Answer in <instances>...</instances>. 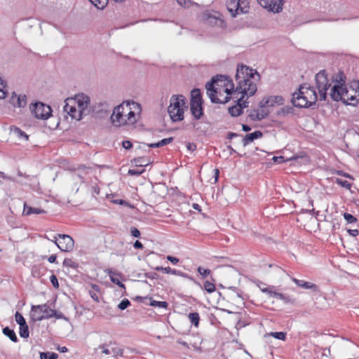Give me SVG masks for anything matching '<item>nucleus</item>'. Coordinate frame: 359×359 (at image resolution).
Returning a JSON list of instances; mask_svg holds the SVG:
<instances>
[{
  "instance_id": "nucleus-39",
  "label": "nucleus",
  "mask_w": 359,
  "mask_h": 359,
  "mask_svg": "<svg viewBox=\"0 0 359 359\" xmlns=\"http://www.w3.org/2000/svg\"><path fill=\"white\" fill-rule=\"evenodd\" d=\"M336 183L347 189H350L351 188V184L346 180H343L338 178L336 180Z\"/></svg>"
},
{
  "instance_id": "nucleus-2",
  "label": "nucleus",
  "mask_w": 359,
  "mask_h": 359,
  "mask_svg": "<svg viewBox=\"0 0 359 359\" xmlns=\"http://www.w3.org/2000/svg\"><path fill=\"white\" fill-rule=\"evenodd\" d=\"M330 95L334 101L355 105L359 100V83L354 81L349 87L333 86Z\"/></svg>"
},
{
  "instance_id": "nucleus-3",
  "label": "nucleus",
  "mask_w": 359,
  "mask_h": 359,
  "mask_svg": "<svg viewBox=\"0 0 359 359\" xmlns=\"http://www.w3.org/2000/svg\"><path fill=\"white\" fill-rule=\"evenodd\" d=\"M137 114L132 110L130 102H123L114 107L110 116L112 125L121 127L126 125H133L137 121Z\"/></svg>"
},
{
  "instance_id": "nucleus-64",
  "label": "nucleus",
  "mask_w": 359,
  "mask_h": 359,
  "mask_svg": "<svg viewBox=\"0 0 359 359\" xmlns=\"http://www.w3.org/2000/svg\"><path fill=\"white\" fill-rule=\"evenodd\" d=\"M238 135L237 133L230 132L228 134L227 138L231 140L233 137H238Z\"/></svg>"
},
{
  "instance_id": "nucleus-48",
  "label": "nucleus",
  "mask_w": 359,
  "mask_h": 359,
  "mask_svg": "<svg viewBox=\"0 0 359 359\" xmlns=\"http://www.w3.org/2000/svg\"><path fill=\"white\" fill-rule=\"evenodd\" d=\"M176 275L175 276H181V277H183V278H188L189 280H193L194 278L192 277H191L189 274L186 273H184L181 271H178L177 270L176 271Z\"/></svg>"
},
{
  "instance_id": "nucleus-15",
  "label": "nucleus",
  "mask_w": 359,
  "mask_h": 359,
  "mask_svg": "<svg viewBox=\"0 0 359 359\" xmlns=\"http://www.w3.org/2000/svg\"><path fill=\"white\" fill-rule=\"evenodd\" d=\"M10 103L15 107H24L27 104V97L25 95H18L13 92L10 98Z\"/></svg>"
},
{
  "instance_id": "nucleus-38",
  "label": "nucleus",
  "mask_w": 359,
  "mask_h": 359,
  "mask_svg": "<svg viewBox=\"0 0 359 359\" xmlns=\"http://www.w3.org/2000/svg\"><path fill=\"white\" fill-rule=\"evenodd\" d=\"M15 319L16 323L20 326L21 325L26 324V320L22 315L17 311L15 314Z\"/></svg>"
},
{
  "instance_id": "nucleus-35",
  "label": "nucleus",
  "mask_w": 359,
  "mask_h": 359,
  "mask_svg": "<svg viewBox=\"0 0 359 359\" xmlns=\"http://www.w3.org/2000/svg\"><path fill=\"white\" fill-rule=\"evenodd\" d=\"M57 354L55 353L41 352L40 353L41 359H57Z\"/></svg>"
},
{
  "instance_id": "nucleus-37",
  "label": "nucleus",
  "mask_w": 359,
  "mask_h": 359,
  "mask_svg": "<svg viewBox=\"0 0 359 359\" xmlns=\"http://www.w3.org/2000/svg\"><path fill=\"white\" fill-rule=\"evenodd\" d=\"M279 299L282 300L285 304H293L294 303V299L293 298H292L290 295L283 293L280 295Z\"/></svg>"
},
{
  "instance_id": "nucleus-50",
  "label": "nucleus",
  "mask_w": 359,
  "mask_h": 359,
  "mask_svg": "<svg viewBox=\"0 0 359 359\" xmlns=\"http://www.w3.org/2000/svg\"><path fill=\"white\" fill-rule=\"evenodd\" d=\"M176 275L175 276H181V277H183V278H188L189 280H193L194 278L192 277H191L189 274L186 273H184L181 271H178L177 270L176 271Z\"/></svg>"
},
{
  "instance_id": "nucleus-42",
  "label": "nucleus",
  "mask_w": 359,
  "mask_h": 359,
  "mask_svg": "<svg viewBox=\"0 0 359 359\" xmlns=\"http://www.w3.org/2000/svg\"><path fill=\"white\" fill-rule=\"evenodd\" d=\"M270 335L273 336L276 339L280 340H285L286 337V333L283 332H271Z\"/></svg>"
},
{
  "instance_id": "nucleus-63",
  "label": "nucleus",
  "mask_w": 359,
  "mask_h": 359,
  "mask_svg": "<svg viewBox=\"0 0 359 359\" xmlns=\"http://www.w3.org/2000/svg\"><path fill=\"white\" fill-rule=\"evenodd\" d=\"M57 256L55 255H50L48 260L50 263H55L56 262Z\"/></svg>"
},
{
  "instance_id": "nucleus-60",
  "label": "nucleus",
  "mask_w": 359,
  "mask_h": 359,
  "mask_svg": "<svg viewBox=\"0 0 359 359\" xmlns=\"http://www.w3.org/2000/svg\"><path fill=\"white\" fill-rule=\"evenodd\" d=\"M187 148L190 151H194L196 149V146L195 144L189 142L187 144Z\"/></svg>"
},
{
  "instance_id": "nucleus-29",
  "label": "nucleus",
  "mask_w": 359,
  "mask_h": 359,
  "mask_svg": "<svg viewBox=\"0 0 359 359\" xmlns=\"http://www.w3.org/2000/svg\"><path fill=\"white\" fill-rule=\"evenodd\" d=\"M148 304L154 307H160L164 309H167L168 306V304L166 302L152 300L151 298H149V303Z\"/></svg>"
},
{
  "instance_id": "nucleus-53",
  "label": "nucleus",
  "mask_w": 359,
  "mask_h": 359,
  "mask_svg": "<svg viewBox=\"0 0 359 359\" xmlns=\"http://www.w3.org/2000/svg\"><path fill=\"white\" fill-rule=\"evenodd\" d=\"M122 145H123V147L125 148L126 149H129L132 147L133 144L129 140H124L122 142Z\"/></svg>"
},
{
  "instance_id": "nucleus-58",
  "label": "nucleus",
  "mask_w": 359,
  "mask_h": 359,
  "mask_svg": "<svg viewBox=\"0 0 359 359\" xmlns=\"http://www.w3.org/2000/svg\"><path fill=\"white\" fill-rule=\"evenodd\" d=\"M6 91L5 90V88H3L0 86V100L5 98L6 95Z\"/></svg>"
},
{
  "instance_id": "nucleus-45",
  "label": "nucleus",
  "mask_w": 359,
  "mask_h": 359,
  "mask_svg": "<svg viewBox=\"0 0 359 359\" xmlns=\"http://www.w3.org/2000/svg\"><path fill=\"white\" fill-rule=\"evenodd\" d=\"M144 172V169H142V170L129 169L128 173V175H132V176H133V175L139 176V175H142Z\"/></svg>"
},
{
  "instance_id": "nucleus-8",
  "label": "nucleus",
  "mask_w": 359,
  "mask_h": 359,
  "mask_svg": "<svg viewBox=\"0 0 359 359\" xmlns=\"http://www.w3.org/2000/svg\"><path fill=\"white\" fill-rule=\"evenodd\" d=\"M316 84L318 90L319 100L325 101L327 98V90L330 87L331 83L329 82L327 75L325 70L320 71L316 75Z\"/></svg>"
},
{
  "instance_id": "nucleus-5",
  "label": "nucleus",
  "mask_w": 359,
  "mask_h": 359,
  "mask_svg": "<svg viewBox=\"0 0 359 359\" xmlns=\"http://www.w3.org/2000/svg\"><path fill=\"white\" fill-rule=\"evenodd\" d=\"M185 104V98L183 95H173L171 96L168 112L173 122L181 121L184 119Z\"/></svg>"
},
{
  "instance_id": "nucleus-21",
  "label": "nucleus",
  "mask_w": 359,
  "mask_h": 359,
  "mask_svg": "<svg viewBox=\"0 0 359 359\" xmlns=\"http://www.w3.org/2000/svg\"><path fill=\"white\" fill-rule=\"evenodd\" d=\"M346 76L343 72H338L334 77H333L334 86H345L346 85Z\"/></svg>"
},
{
  "instance_id": "nucleus-7",
  "label": "nucleus",
  "mask_w": 359,
  "mask_h": 359,
  "mask_svg": "<svg viewBox=\"0 0 359 359\" xmlns=\"http://www.w3.org/2000/svg\"><path fill=\"white\" fill-rule=\"evenodd\" d=\"M53 315H55V310L51 309L46 304L32 306L30 311V318L34 322L52 318Z\"/></svg>"
},
{
  "instance_id": "nucleus-14",
  "label": "nucleus",
  "mask_w": 359,
  "mask_h": 359,
  "mask_svg": "<svg viewBox=\"0 0 359 359\" xmlns=\"http://www.w3.org/2000/svg\"><path fill=\"white\" fill-rule=\"evenodd\" d=\"M243 95L240 96V98L238 99V103L236 105H233L229 108V113L232 116H238L242 114L243 109L248 107V102L246 101H243Z\"/></svg>"
},
{
  "instance_id": "nucleus-49",
  "label": "nucleus",
  "mask_w": 359,
  "mask_h": 359,
  "mask_svg": "<svg viewBox=\"0 0 359 359\" xmlns=\"http://www.w3.org/2000/svg\"><path fill=\"white\" fill-rule=\"evenodd\" d=\"M176 275L175 276H181V277H183V278H188L189 280H193L194 278L192 277H191L189 274L186 273H184L181 271H178L177 270L176 271Z\"/></svg>"
},
{
  "instance_id": "nucleus-32",
  "label": "nucleus",
  "mask_w": 359,
  "mask_h": 359,
  "mask_svg": "<svg viewBox=\"0 0 359 359\" xmlns=\"http://www.w3.org/2000/svg\"><path fill=\"white\" fill-rule=\"evenodd\" d=\"M156 271H162L165 273H168V274H172V275H176V271L177 270L176 269H171L170 267L168 266V267H163V266H157L156 267Z\"/></svg>"
},
{
  "instance_id": "nucleus-52",
  "label": "nucleus",
  "mask_w": 359,
  "mask_h": 359,
  "mask_svg": "<svg viewBox=\"0 0 359 359\" xmlns=\"http://www.w3.org/2000/svg\"><path fill=\"white\" fill-rule=\"evenodd\" d=\"M149 300V298L148 297H140V296H137L135 298V301H137V302H143L146 304H148L147 302H146L147 300Z\"/></svg>"
},
{
  "instance_id": "nucleus-41",
  "label": "nucleus",
  "mask_w": 359,
  "mask_h": 359,
  "mask_svg": "<svg viewBox=\"0 0 359 359\" xmlns=\"http://www.w3.org/2000/svg\"><path fill=\"white\" fill-rule=\"evenodd\" d=\"M275 287L273 285L269 287H264V289H261V291L265 294H269L270 297L273 296V293L275 292Z\"/></svg>"
},
{
  "instance_id": "nucleus-56",
  "label": "nucleus",
  "mask_w": 359,
  "mask_h": 359,
  "mask_svg": "<svg viewBox=\"0 0 359 359\" xmlns=\"http://www.w3.org/2000/svg\"><path fill=\"white\" fill-rule=\"evenodd\" d=\"M273 161L274 162H276V163H283L285 161L284 160V157L282 156H273Z\"/></svg>"
},
{
  "instance_id": "nucleus-51",
  "label": "nucleus",
  "mask_w": 359,
  "mask_h": 359,
  "mask_svg": "<svg viewBox=\"0 0 359 359\" xmlns=\"http://www.w3.org/2000/svg\"><path fill=\"white\" fill-rule=\"evenodd\" d=\"M130 233L133 237L139 238L140 236V231L135 227H131Z\"/></svg>"
},
{
  "instance_id": "nucleus-61",
  "label": "nucleus",
  "mask_w": 359,
  "mask_h": 359,
  "mask_svg": "<svg viewBox=\"0 0 359 359\" xmlns=\"http://www.w3.org/2000/svg\"><path fill=\"white\" fill-rule=\"evenodd\" d=\"M134 248L136 249H142L143 248V245L140 241H136L134 243Z\"/></svg>"
},
{
  "instance_id": "nucleus-19",
  "label": "nucleus",
  "mask_w": 359,
  "mask_h": 359,
  "mask_svg": "<svg viewBox=\"0 0 359 359\" xmlns=\"http://www.w3.org/2000/svg\"><path fill=\"white\" fill-rule=\"evenodd\" d=\"M263 136L262 133L260 130L255 131L252 133L247 134L242 140L243 145L244 147L253 142L255 140L260 138Z\"/></svg>"
},
{
  "instance_id": "nucleus-23",
  "label": "nucleus",
  "mask_w": 359,
  "mask_h": 359,
  "mask_svg": "<svg viewBox=\"0 0 359 359\" xmlns=\"http://www.w3.org/2000/svg\"><path fill=\"white\" fill-rule=\"evenodd\" d=\"M239 14L247 13L249 12V1L248 0H238Z\"/></svg>"
},
{
  "instance_id": "nucleus-47",
  "label": "nucleus",
  "mask_w": 359,
  "mask_h": 359,
  "mask_svg": "<svg viewBox=\"0 0 359 359\" xmlns=\"http://www.w3.org/2000/svg\"><path fill=\"white\" fill-rule=\"evenodd\" d=\"M50 280L55 288L57 289L59 287V283L57 277L55 275L50 276Z\"/></svg>"
},
{
  "instance_id": "nucleus-55",
  "label": "nucleus",
  "mask_w": 359,
  "mask_h": 359,
  "mask_svg": "<svg viewBox=\"0 0 359 359\" xmlns=\"http://www.w3.org/2000/svg\"><path fill=\"white\" fill-rule=\"evenodd\" d=\"M177 3L184 7H188L190 4V1L189 0H176Z\"/></svg>"
},
{
  "instance_id": "nucleus-54",
  "label": "nucleus",
  "mask_w": 359,
  "mask_h": 359,
  "mask_svg": "<svg viewBox=\"0 0 359 359\" xmlns=\"http://www.w3.org/2000/svg\"><path fill=\"white\" fill-rule=\"evenodd\" d=\"M167 259L173 264H177L179 262V259L170 255L167 256Z\"/></svg>"
},
{
  "instance_id": "nucleus-59",
  "label": "nucleus",
  "mask_w": 359,
  "mask_h": 359,
  "mask_svg": "<svg viewBox=\"0 0 359 359\" xmlns=\"http://www.w3.org/2000/svg\"><path fill=\"white\" fill-rule=\"evenodd\" d=\"M348 232L352 236H356L359 233V231L358 229H348Z\"/></svg>"
},
{
  "instance_id": "nucleus-46",
  "label": "nucleus",
  "mask_w": 359,
  "mask_h": 359,
  "mask_svg": "<svg viewBox=\"0 0 359 359\" xmlns=\"http://www.w3.org/2000/svg\"><path fill=\"white\" fill-rule=\"evenodd\" d=\"M197 271L203 277H206L210 273V269H205L201 266H198Z\"/></svg>"
},
{
  "instance_id": "nucleus-24",
  "label": "nucleus",
  "mask_w": 359,
  "mask_h": 359,
  "mask_svg": "<svg viewBox=\"0 0 359 359\" xmlns=\"http://www.w3.org/2000/svg\"><path fill=\"white\" fill-rule=\"evenodd\" d=\"M173 141V137H168L161 140V141L158 142L157 143H151L147 144L148 147L151 148H157L161 147L163 146H165L168 144L171 143Z\"/></svg>"
},
{
  "instance_id": "nucleus-36",
  "label": "nucleus",
  "mask_w": 359,
  "mask_h": 359,
  "mask_svg": "<svg viewBox=\"0 0 359 359\" xmlns=\"http://www.w3.org/2000/svg\"><path fill=\"white\" fill-rule=\"evenodd\" d=\"M63 265L66 267H70L72 269H76L79 266V264L74 262L72 259L66 258L64 259Z\"/></svg>"
},
{
  "instance_id": "nucleus-28",
  "label": "nucleus",
  "mask_w": 359,
  "mask_h": 359,
  "mask_svg": "<svg viewBox=\"0 0 359 359\" xmlns=\"http://www.w3.org/2000/svg\"><path fill=\"white\" fill-rule=\"evenodd\" d=\"M107 273L109 274L110 277L111 281L118 285L120 287L126 289V286L123 283H122L117 278L114 276V273L112 272L111 269H107Z\"/></svg>"
},
{
  "instance_id": "nucleus-30",
  "label": "nucleus",
  "mask_w": 359,
  "mask_h": 359,
  "mask_svg": "<svg viewBox=\"0 0 359 359\" xmlns=\"http://www.w3.org/2000/svg\"><path fill=\"white\" fill-rule=\"evenodd\" d=\"M249 117L252 121H260L263 119L265 117V116L262 114L259 113L258 111L254 110L250 113Z\"/></svg>"
},
{
  "instance_id": "nucleus-57",
  "label": "nucleus",
  "mask_w": 359,
  "mask_h": 359,
  "mask_svg": "<svg viewBox=\"0 0 359 359\" xmlns=\"http://www.w3.org/2000/svg\"><path fill=\"white\" fill-rule=\"evenodd\" d=\"M89 294L90 295V297L96 302H99V298H98V296L97 294V292H95V291H92V290H90L89 291Z\"/></svg>"
},
{
  "instance_id": "nucleus-27",
  "label": "nucleus",
  "mask_w": 359,
  "mask_h": 359,
  "mask_svg": "<svg viewBox=\"0 0 359 359\" xmlns=\"http://www.w3.org/2000/svg\"><path fill=\"white\" fill-rule=\"evenodd\" d=\"M188 318L196 327H198L200 316L197 312L190 313L188 315Z\"/></svg>"
},
{
  "instance_id": "nucleus-62",
  "label": "nucleus",
  "mask_w": 359,
  "mask_h": 359,
  "mask_svg": "<svg viewBox=\"0 0 359 359\" xmlns=\"http://www.w3.org/2000/svg\"><path fill=\"white\" fill-rule=\"evenodd\" d=\"M55 315H53V317H55V318H56L57 319H63V318H65L64 315H63L61 312L57 313V312L55 310Z\"/></svg>"
},
{
  "instance_id": "nucleus-44",
  "label": "nucleus",
  "mask_w": 359,
  "mask_h": 359,
  "mask_svg": "<svg viewBox=\"0 0 359 359\" xmlns=\"http://www.w3.org/2000/svg\"><path fill=\"white\" fill-rule=\"evenodd\" d=\"M344 217L348 223H354L357 221V219L350 213L345 212Z\"/></svg>"
},
{
  "instance_id": "nucleus-1",
  "label": "nucleus",
  "mask_w": 359,
  "mask_h": 359,
  "mask_svg": "<svg viewBox=\"0 0 359 359\" xmlns=\"http://www.w3.org/2000/svg\"><path fill=\"white\" fill-rule=\"evenodd\" d=\"M237 86L236 89L233 84L223 75H216L205 85L207 95L213 103L225 104L231 99H236V104L239 95L252 96L257 90L256 81L260 79L257 71L248 66L241 65L238 66L236 74Z\"/></svg>"
},
{
  "instance_id": "nucleus-10",
  "label": "nucleus",
  "mask_w": 359,
  "mask_h": 359,
  "mask_svg": "<svg viewBox=\"0 0 359 359\" xmlns=\"http://www.w3.org/2000/svg\"><path fill=\"white\" fill-rule=\"evenodd\" d=\"M30 110L36 118L43 120L48 118L52 112L50 107L42 102L32 104Z\"/></svg>"
},
{
  "instance_id": "nucleus-34",
  "label": "nucleus",
  "mask_w": 359,
  "mask_h": 359,
  "mask_svg": "<svg viewBox=\"0 0 359 359\" xmlns=\"http://www.w3.org/2000/svg\"><path fill=\"white\" fill-rule=\"evenodd\" d=\"M95 6L99 9H103L108 3L109 0H89Z\"/></svg>"
},
{
  "instance_id": "nucleus-16",
  "label": "nucleus",
  "mask_w": 359,
  "mask_h": 359,
  "mask_svg": "<svg viewBox=\"0 0 359 359\" xmlns=\"http://www.w3.org/2000/svg\"><path fill=\"white\" fill-rule=\"evenodd\" d=\"M108 345H100L98 348L102 349V353L105 355H111L114 357L121 356L123 355V350L118 346H114L109 348Z\"/></svg>"
},
{
  "instance_id": "nucleus-13",
  "label": "nucleus",
  "mask_w": 359,
  "mask_h": 359,
  "mask_svg": "<svg viewBox=\"0 0 359 359\" xmlns=\"http://www.w3.org/2000/svg\"><path fill=\"white\" fill-rule=\"evenodd\" d=\"M260 5L273 12L279 13L283 8V0H264L260 1Z\"/></svg>"
},
{
  "instance_id": "nucleus-31",
  "label": "nucleus",
  "mask_w": 359,
  "mask_h": 359,
  "mask_svg": "<svg viewBox=\"0 0 359 359\" xmlns=\"http://www.w3.org/2000/svg\"><path fill=\"white\" fill-rule=\"evenodd\" d=\"M19 334L22 338H27L29 337V327L27 323L20 326Z\"/></svg>"
},
{
  "instance_id": "nucleus-18",
  "label": "nucleus",
  "mask_w": 359,
  "mask_h": 359,
  "mask_svg": "<svg viewBox=\"0 0 359 359\" xmlns=\"http://www.w3.org/2000/svg\"><path fill=\"white\" fill-rule=\"evenodd\" d=\"M292 281L299 287L304 288V289H309L311 290L313 292H318V287L314 283H312L311 282H306L303 280H299L295 278H292Z\"/></svg>"
},
{
  "instance_id": "nucleus-40",
  "label": "nucleus",
  "mask_w": 359,
  "mask_h": 359,
  "mask_svg": "<svg viewBox=\"0 0 359 359\" xmlns=\"http://www.w3.org/2000/svg\"><path fill=\"white\" fill-rule=\"evenodd\" d=\"M204 289L208 292L212 293L215 290V286L213 283L209 281H205L204 283Z\"/></svg>"
},
{
  "instance_id": "nucleus-12",
  "label": "nucleus",
  "mask_w": 359,
  "mask_h": 359,
  "mask_svg": "<svg viewBox=\"0 0 359 359\" xmlns=\"http://www.w3.org/2000/svg\"><path fill=\"white\" fill-rule=\"evenodd\" d=\"M284 99L282 96L272 95L263 99L260 102L259 105L261 107H273L275 105H282Z\"/></svg>"
},
{
  "instance_id": "nucleus-11",
  "label": "nucleus",
  "mask_w": 359,
  "mask_h": 359,
  "mask_svg": "<svg viewBox=\"0 0 359 359\" xmlns=\"http://www.w3.org/2000/svg\"><path fill=\"white\" fill-rule=\"evenodd\" d=\"M76 105L79 110V114L86 115L88 112V107L90 103V98L88 96L84 95H79L76 96L74 100H71Z\"/></svg>"
},
{
  "instance_id": "nucleus-43",
  "label": "nucleus",
  "mask_w": 359,
  "mask_h": 359,
  "mask_svg": "<svg viewBox=\"0 0 359 359\" xmlns=\"http://www.w3.org/2000/svg\"><path fill=\"white\" fill-rule=\"evenodd\" d=\"M130 305V301L127 299H124L118 304V308L120 309L121 310H124L127 309Z\"/></svg>"
},
{
  "instance_id": "nucleus-20",
  "label": "nucleus",
  "mask_w": 359,
  "mask_h": 359,
  "mask_svg": "<svg viewBox=\"0 0 359 359\" xmlns=\"http://www.w3.org/2000/svg\"><path fill=\"white\" fill-rule=\"evenodd\" d=\"M226 8L233 18H235L237 15H239L238 0H227Z\"/></svg>"
},
{
  "instance_id": "nucleus-33",
  "label": "nucleus",
  "mask_w": 359,
  "mask_h": 359,
  "mask_svg": "<svg viewBox=\"0 0 359 359\" xmlns=\"http://www.w3.org/2000/svg\"><path fill=\"white\" fill-rule=\"evenodd\" d=\"M13 133L20 139H23L25 140H27L29 136L21 129L18 128H15L13 130Z\"/></svg>"
},
{
  "instance_id": "nucleus-4",
  "label": "nucleus",
  "mask_w": 359,
  "mask_h": 359,
  "mask_svg": "<svg viewBox=\"0 0 359 359\" xmlns=\"http://www.w3.org/2000/svg\"><path fill=\"white\" fill-rule=\"evenodd\" d=\"M318 97L313 88L302 86L292 95V103L296 107L308 108L315 104Z\"/></svg>"
},
{
  "instance_id": "nucleus-6",
  "label": "nucleus",
  "mask_w": 359,
  "mask_h": 359,
  "mask_svg": "<svg viewBox=\"0 0 359 359\" xmlns=\"http://www.w3.org/2000/svg\"><path fill=\"white\" fill-rule=\"evenodd\" d=\"M202 104L203 99L201 90L198 88H194L191 92L190 109L196 119H200L203 116Z\"/></svg>"
},
{
  "instance_id": "nucleus-25",
  "label": "nucleus",
  "mask_w": 359,
  "mask_h": 359,
  "mask_svg": "<svg viewBox=\"0 0 359 359\" xmlns=\"http://www.w3.org/2000/svg\"><path fill=\"white\" fill-rule=\"evenodd\" d=\"M3 333L6 337H8L12 341H18V337L13 330L10 329L8 327H6L3 329Z\"/></svg>"
},
{
  "instance_id": "nucleus-26",
  "label": "nucleus",
  "mask_w": 359,
  "mask_h": 359,
  "mask_svg": "<svg viewBox=\"0 0 359 359\" xmlns=\"http://www.w3.org/2000/svg\"><path fill=\"white\" fill-rule=\"evenodd\" d=\"M132 162L136 165V166H147L151 162L149 160L146 159L144 157H138L134 158Z\"/></svg>"
},
{
  "instance_id": "nucleus-17",
  "label": "nucleus",
  "mask_w": 359,
  "mask_h": 359,
  "mask_svg": "<svg viewBox=\"0 0 359 359\" xmlns=\"http://www.w3.org/2000/svg\"><path fill=\"white\" fill-rule=\"evenodd\" d=\"M64 111L67 113L72 118L76 120H81L82 116L79 114V110L75 104H69V102H66L64 106Z\"/></svg>"
},
{
  "instance_id": "nucleus-9",
  "label": "nucleus",
  "mask_w": 359,
  "mask_h": 359,
  "mask_svg": "<svg viewBox=\"0 0 359 359\" xmlns=\"http://www.w3.org/2000/svg\"><path fill=\"white\" fill-rule=\"evenodd\" d=\"M63 252H71L74 247L73 238L67 234H57L51 240Z\"/></svg>"
},
{
  "instance_id": "nucleus-22",
  "label": "nucleus",
  "mask_w": 359,
  "mask_h": 359,
  "mask_svg": "<svg viewBox=\"0 0 359 359\" xmlns=\"http://www.w3.org/2000/svg\"><path fill=\"white\" fill-rule=\"evenodd\" d=\"M46 211L41 208H36L28 206L27 205H24V210L23 213L26 215H29L31 214H43L45 213Z\"/></svg>"
}]
</instances>
